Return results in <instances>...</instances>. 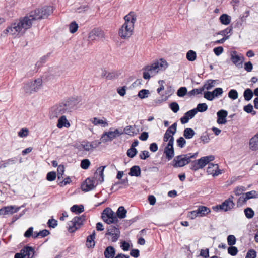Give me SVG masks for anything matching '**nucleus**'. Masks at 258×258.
<instances>
[{
  "label": "nucleus",
  "mask_w": 258,
  "mask_h": 258,
  "mask_svg": "<svg viewBox=\"0 0 258 258\" xmlns=\"http://www.w3.org/2000/svg\"><path fill=\"white\" fill-rule=\"evenodd\" d=\"M14 206H13L4 207L0 209V216L13 214V213L17 212L19 210V208H18L15 210H14Z\"/></svg>",
  "instance_id": "obj_19"
},
{
  "label": "nucleus",
  "mask_w": 258,
  "mask_h": 258,
  "mask_svg": "<svg viewBox=\"0 0 258 258\" xmlns=\"http://www.w3.org/2000/svg\"><path fill=\"white\" fill-rule=\"evenodd\" d=\"M228 244L230 246H233L236 243V238L233 235H230L227 237Z\"/></svg>",
  "instance_id": "obj_53"
},
{
  "label": "nucleus",
  "mask_w": 258,
  "mask_h": 258,
  "mask_svg": "<svg viewBox=\"0 0 258 258\" xmlns=\"http://www.w3.org/2000/svg\"><path fill=\"white\" fill-rule=\"evenodd\" d=\"M186 144L185 140L182 137H180L177 140V145L178 147L182 148Z\"/></svg>",
  "instance_id": "obj_61"
},
{
  "label": "nucleus",
  "mask_w": 258,
  "mask_h": 258,
  "mask_svg": "<svg viewBox=\"0 0 258 258\" xmlns=\"http://www.w3.org/2000/svg\"><path fill=\"white\" fill-rule=\"evenodd\" d=\"M256 251L254 249H250L247 251L245 258H256Z\"/></svg>",
  "instance_id": "obj_60"
},
{
  "label": "nucleus",
  "mask_w": 258,
  "mask_h": 258,
  "mask_svg": "<svg viewBox=\"0 0 258 258\" xmlns=\"http://www.w3.org/2000/svg\"><path fill=\"white\" fill-rule=\"evenodd\" d=\"M53 12V8L51 6H45L41 9H36L32 11L28 15L31 21L33 23L34 20H37L41 19H45Z\"/></svg>",
  "instance_id": "obj_3"
},
{
  "label": "nucleus",
  "mask_w": 258,
  "mask_h": 258,
  "mask_svg": "<svg viewBox=\"0 0 258 258\" xmlns=\"http://www.w3.org/2000/svg\"><path fill=\"white\" fill-rule=\"evenodd\" d=\"M215 80H209L205 83L201 88H203V91L206 89L207 90L211 89L215 85Z\"/></svg>",
  "instance_id": "obj_39"
},
{
  "label": "nucleus",
  "mask_w": 258,
  "mask_h": 258,
  "mask_svg": "<svg viewBox=\"0 0 258 258\" xmlns=\"http://www.w3.org/2000/svg\"><path fill=\"white\" fill-rule=\"evenodd\" d=\"M250 149L253 151L258 149V134H256L250 140L249 142Z\"/></svg>",
  "instance_id": "obj_26"
},
{
  "label": "nucleus",
  "mask_w": 258,
  "mask_h": 258,
  "mask_svg": "<svg viewBox=\"0 0 258 258\" xmlns=\"http://www.w3.org/2000/svg\"><path fill=\"white\" fill-rule=\"evenodd\" d=\"M197 156L198 152L177 156L172 161V165L175 168L183 167L191 162V159L196 158Z\"/></svg>",
  "instance_id": "obj_4"
},
{
  "label": "nucleus",
  "mask_w": 258,
  "mask_h": 258,
  "mask_svg": "<svg viewBox=\"0 0 258 258\" xmlns=\"http://www.w3.org/2000/svg\"><path fill=\"white\" fill-rule=\"evenodd\" d=\"M123 134L128 135L129 136H134L137 135L139 130L136 129V125H128L126 126L123 130Z\"/></svg>",
  "instance_id": "obj_22"
},
{
  "label": "nucleus",
  "mask_w": 258,
  "mask_h": 258,
  "mask_svg": "<svg viewBox=\"0 0 258 258\" xmlns=\"http://www.w3.org/2000/svg\"><path fill=\"white\" fill-rule=\"evenodd\" d=\"M56 177V175L55 172H49L47 174L46 179L48 181H52L55 179Z\"/></svg>",
  "instance_id": "obj_55"
},
{
  "label": "nucleus",
  "mask_w": 258,
  "mask_h": 258,
  "mask_svg": "<svg viewBox=\"0 0 258 258\" xmlns=\"http://www.w3.org/2000/svg\"><path fill=\"white\" fill-rule=\"evenodd\" d=\"M85 220V217L84 215L79 217H75L68 223L69 231L71 233L75 232L83 224V222Z\"/></svg>",
  "instance_id": "obj_8"
},
{
  "label": "nucleus",
  "mask_w": 258,
  "mask_h": 258,
  "mask_svg": "<svg viewBox=\"0 0 258 258\" xmlns=\"http://www.w3.org/2000/svg\"><path fill=\"white\" fill-rule=\"evenodd\" d=\"M32 25L28 15L20 19L17 23L12 24L10 27H8L4 31L5 33H9L11 35H15L16 33H23L26 30L29 29Z\"/></svg>",
  "instance_id": "obj_2"
},
{
  "label": "nucleus",
  "mask_w": 258,
  "mask_h": 258,
  "mask_svg": "<svg viewBox=\"0 0 258 258\" xmlns=\"http://www.w3.org/2000/svg\"><path fill=\"white\" fill-rule=\"evenodd\" d=\"M102 76H106V78L108 80H111L116 78L118 77V74L116 72L103 73Z\"/></svg>",
  "instance_id": "obj_38"
},
{
  "label": "nucleus",
  "mask_w": 258,
  "mask_h": 258,
  "mask_svg": "<svg viewBox=\"0 0 258 258\" xmlns=\"http://www.w3.org/2000/svg\"><path fill=\"white\" fill-rule=\"evenodd\" d=\"M120 230L118 227L112 225H109L107 227V232L105 236H110V238H108L111 242H116L120 236Z\"/></svg>",
  "instance_id": "obj_10"
},
{
  "label": "nucleus",
  "mask_w": 258,
  "mask_h": 258,
  "mask_svg": "<svg viewBox=\"0 0 258 258\" xmlns=\"http://www.w3.org/2000/svg\"><path fill=\"white\" fill-rule=\"evenodd\" d=\"M230 60L233 64L238 66L243 62L244 57L241 54L238 55L236 51H232L230 52Z\"/></svg>",
  "instance_id": "obj_15"
},
{
  "label": "nucleus",
  "mask_w": 258,
  "mask_h": 258,
  "mask_svg": "<svg viewBox=\"0 0 258 258\" xmlns=\"http://www.w3.org/2000/svg\"><path fill=\"white\" fill-rule=\"evenodd\" d=\"M196 109H197V112L199 111L200 112H203L207 110L208 106L205 103H200L198 104L197 107Z\"/></svg>",
  "instance_id": "obj_43"
},
{
  "label": "nucleus",
  "mask_w": 258,
  "mask_h": 258,
  "mask_svg": "<svg viewBox=\"0 0 258 258\" xmlns=\"http://www.w3.org/2000/svg\"><path fill=\"white\" fill-rule=\"evenodd\" d=\"M246 189H247V188L244 186H237V187H236L234 189V192L236 196H239L241 195L242 194L243 195V192L246 191Z\"/></svg>",
  "instance_id": "obj_41"
},
{
  "label": "nucleus",
  "mask_w": 258,
  "mask_h": 258,
  "mask_svg": "<svg viewBox=\"0 0 258 258\" xmlns=\"http://www.w3.org/2000/svg\"><path fill=\"white\" fill-rule=\"evenodd\" d=\"M223 92V89L221 88H216L212 91L214 98L221 95Z\"/></svg>",
  "instance_id": "obj_56"
},
{
  "label": "nucleus",
  "mask_w": 258,
  "mask_h": 258,
  "mask_svg": "<svg viewBox=\"0 0 258 258\" xmlns=\"http://www.w3.org/2000/svg\"><path fill=\"white\" fill-rule=\"evenodd\" d=\"M134 27H131L130 25H122L119 29L118 35L123 39H126L130 38L133 33Z\"/></svg>",
  "instance_id": "obj_11"
},
{
  "label": "nucleus",
  "mask_w": 258,
  "mask_h": 258,
  "mask_svg": "<svg viewBox=\"0 0 258 258\" xmlns=\"http://www.w3.org/2000/svg\"><path fill=\"white\" fill-rule=\"evenodd\" d=\"M199 217H204L211 212L210 209L206 206H199L196 210Z\"/></svg>",
  "instance_id": "obj_23"
},
{
  "label": "nucleus",
  "mask_w": 258,
  "mask_h": 258,
  "mask_svg": "<svg viewBox=\"0 0 258 258\" xmlns=\"http://www.w3.org/2000/svg\"><path fill=\"white\" fill-rule=\"evenodd\" d=\"M204 97L209 101H212L214 98L212 92L210 91H207L204 92Z\"/></svg>",
  "instance_id": "obj_58"
},
{
  "label": "nucleus",
  "mask_w": 258,
  "mask_h": 258,
  "mask_svg": "<svg viewBox=\"0 0 258 258\" xmlns=\"http://www.w3.org/2000/svg\"><path fill=\"white\" fill-rule=\"evenodd\" d=\"M197 54L194 50H189L186 53V58L188 61H193L196 60Z\"/></svg>",
  "instance_id": "obj_37"
},
{
  "label": "nucleus",
  "mask_w": 258,
  "mask_h": 258,
  "mask_svg": "<svg viewBox=\"0 0 258 258\" xmlns=\"http://www.w3.org/2000/svg\"><path fill=\"white\" fill-rule=\"evenodd\" d=\"M22 253L25 258H32L34 255V249L31 246H24L21 249Z\"/></svg>",
  "instance_id": "obj_20"
},
{
  "label": "nucleus",
  "mask_w": 258,
  "mask_h": 258,
  "mask_svg": "<svg viewBox=\"0 0 258 258\" xmlns=\"http://www.w3.org/2000/svg\"><path fill=\"white\" fill-rule=\"evenodd\" d=\"M123 134V132L118 129H115L114 131L105 132L102 135L100 140L104 143L113 140Z\"/></svg>",
  "instance_id": "obj_9"
},
{
  "label": "nucleus",
  "mask_w": 258,
  "mask_h": 258,
  "mask_svg": "<svg viewBox=\"0 0 258 258\" xmlns=\"http://www.w3.org/2000/svg\"><path fill=\"white\" fill-rule=\"evenodd\" d=\"M70 125V123L67 120L66 116L64 115L61 116L58 120L57 127L59 128H61L63 127H68Z\"/></svg>",
  "instance_id": "obj_25"
},
{
  "label": "nucleus",
  "mask_w": 258,
  "mask_h": 258,
  "mask_svg": "<svg viewBox=\"0 0 258 258\" xmlns=\"http://www.w3.org/2000/svg\"><path fill=\"white\" fill-rule=\"evenodd\" d=\"M90 121L95 125H101L103 127H105L108 125L107 121H104L102 119H100L97 117H94L93 118L91 119Z\"/></svg>",
  "instance_id": "obj_31"
},
{
  "label": "nucleus",
  "mask_w": 258,
  "mask_h": 258,
  "mask_svg": "<svg viewBox=\"0 0 258 258\" xmlns=\"http://www.w3.org/2000/svg\"><path fill=\"white\" fill-rule=\"evenodd\" d=\"M139 157L140 159L142 160H145L147 158L150 157V153L148 151L144 150L141 152V153L139 155Z\"/></svg>",
  "instance_id": "obj_62"
},
{
  "label": "nucleus",
  "mask_w": 258,
  "mask_h": 258,
  "mask_svg": "<svg viewBox=\"0 0 258 258\" xmlns=\"http://www.w3.org/2000/svg\"><path fill=\"white\" fill-rule=\"evenodd\" d=\"M197 110L196 109H191L186 112L184 114L189 119L192 118L195 115L197 114Z\"/></svg>",
  "instance_id": "obj_50"
},
{
  "label": "nucleus",
  "mask_w": 258,
  "mask_h": 258,
  "mask_svg": "<svg viewBox=\"0 0 258 258\" xmlns=\"http://www.w3.org/2000/svg\"><path fill=\"white\" fill-rule=\"evenodd\" d=\"M115 254V248L112 246H109L106 248L104 252L105 258H113Z\"/></svg>",
  "instance_id": "obj_24"
},
{
  "label": "nucleus",
  "mask_w": 258,
  "mask_h": 258,
  "mask_svg": "<svg viewBox=\"0 0 258 258\" xmlns=\"http://www.w3.org/2000/svg\"><path fill=\"white\" fill-rule=\"evenodd\" d=\"M238 92L236 90L231 89L228 93V97L232 100H235L238 98Z\"/></svg>",
  "instance_id": "obj_47"
},
{
  "label": "nucleus",
  "mask_w": 258,
  "mask_h": 258,
  "mask_svg": "<svg viewBox=\"0 0 258 258\" xmlns=\"http://www.w3.org/2000/svg\"><path fill=\"white\" fill-rule=\"evenodd\" d=\"M218 119L217 122L219 124H224L226 123V117L228 112L225 110H221L217 113Z\"/></svg>",
  "instance_id": "obj_18"
},
{
  "label": "nucleus",
  "mask_w": 258,
  "mask_h": 258,
  "mask_svg": "<svg viewBox=\"0 0 258 258\" xmlns=\"http://www.w3.org/2000/svg\"><path fill=\"white\" fill-rule=\"evenodd\" d=\"M195 134L194 130L190 128H186L184 130L183 136L187 139H191Z\"/></svg>",
  "instance_id": "obj_33"
},
{
  "label": "nucleus",
  "mask_w": 258,
  "mask_h": 258,
  "mask_svg": "<svg viewBox=\"0 0 258 258\" xmlns=\"http://www.w3.org/2000/svg\"><path fill=\"white\" fill-rule=\"evenodd\" d=\"M78 29V25L75 21L72 22L69 25V30L71 33H75Z\"/></svg>",
  "instance_id": "obj_42"
},
{
  "label": "nucleus",
  "mask_w": 258,
  "mask_h": 258,
  "mask_svg": "<svg viewBox=\"0 0 258 258\" xmlns=\"http://www.w3.org/2000/svg\"><path fill=\"white\" fill-rule=\"evenodd\" d=\"M164 153L165 154L167 159L168 160H171L174 155L173 147L168 148V147H166L164 149Z\"/></svg>",
  "instance_id": "obj_30"
},
{
  "label": "nucleus",
  "mask_w": 258,
  "mask_h": 258,
  "mask_svg": "<svg viewBox=\"0 0 258 258\" xmlns=\"http://www.w3.org/2000/svg\"><path fill=\"white\" fill-rule=\"evenodd\" d=\"M207 172L209 174H212L213 177L217 176L222 173L221 170L219 169L217 164L209 163Z\"/></svg>",
  "instance_id": "obj_16"
},
{
  "label": "nucleus",
  "mask_w": 258,
  "mask_h": 258,
  "mask_svg": "<svg viewBox=\"0 0 258 258\" xmlns=\"http://www.w3.org/2000/svg\"><path fill=\"white\" fill-rule=\"evenodd\" d=\"M203 92V88H199L194 89L188 93V95L190 96L195 94H201Z\"/></svg>",
  "instance_id": "obj_52"
},
{
  "label": "nucleus",
  "mask_w": 258,
  "mask_h": 258,
  "mask_svg": "<svg viewBox=\"0 0 258 258\" xmlns=\"http://www.w3.org/2000/svg\"><path fill=\"white\" fill-rule=\"evenodd\" d=\"M129 175L131 176L138 177L141 175V169L139 166L135 165L130 168Z\"/></svg>",
  "instance_id": "obj_29"
},
{
  "label": "nucleus",
  "mask_w": 258,
  "mask_h": 258,
  "mask_svg": "<svg viewBox=\"0 0 258 258\" xmlns=\"http://www.w3.org/2000/svg\"><path fill=\"white\" fill-rule=\"evenodd\" d=\"M105 34L104 31L99 28H95L92 30L89 33L88 38L92 41L96 40L97 38H104Z\"/></svg>",
  "instance_id": "obj_12"
},
{
  "label": "nucleus",
  "mask_w": 258,
  "mask_h": 258,
  "mask_svg": "<svg viewBox=\"0 0 258 258\" xmlns=\"http://www.w3.org/2000/svg\"><path fill=\"white\" fill-rule=\"evenodd\" d=\"M220 22L223 25H228L231 21V18L227 14H222L220 16L219 18Z\"/></svg>",
  "instance_id": "obj_34"
},
{
  "label": "nucleus",
  "mask_w": 258,
  "mask_h": 258,
  "mask_svg": "<svg viewBox=\"0 0 258 258\" xmlns=\"http://www.w3.org/2000/svg\"><path fill=\"white\" fill-rule=\"evenodd\" d=\"M187 89L186 87H180L177 92V94L179 97H183L187 93Z\"/></svg>",
  "instance_id": "obj_51"
},
{
  "label": "nucleus",
  "mask_w": 258,
  "mask_h": 258,
  "mask_svg": "<svg viewBox=\"0 0 258 258\" xmlns=\"http://www.w3.org/2000/svg\"><path fill=\"white\" fill-rule=\"evenodd\" d=\"M125 21L123 25H130L131 27H134V24L137 20V15L134 12H130L124 17Z\"/></svg>",
  "instance_id": "obj_14"
},
{
  "label": "nucleus",
  "mask_w": 258,
  "mask_h": 258,
  "mask_svg": "<svg viewBox=\"0 0 258 258\" xmlns=\"http://www.w3.org/2000/svg\"><path fill=\"white\" fill-rule=\"evenodd\" d=\"M78 102L75 98H70L66 102L56 104L52 106L49 112V117L53 119L62 116L64 113L71 112V110L78 104Z\"/></svg>",
  "instance_id": "obj_1"
},
{
  "label": "nucleus",
  "mask_w": 258,
  "mask_h": 258,
  "mask_svg": "<svg viewBox=\"0 0 258 258\" xmlns=\"http://www.w3.org/2000/svg\"><path fill=\"white\" fill-rule=\"evenodd\" d=\"M42 80L38 78L34 81H29L24 85V89L26 93L31 94L34 92H37L41 87Z\"/></svg>",
  "instance_id": "obj_6"
},
{
  "label": "nucleus",
  "mask_w": 258,
  "mask_h": 258,
  "mask_svg": "<svg viewBox=\"0 0 258 258\" xmlns=\"http://www.w3.org/2000/svg\"><path fill=\"white\" fill-rule=\"evenodd\" d=\"M170 107L174 113L177 112L179 110V106L178 104L175 102H172L170 104Z\"/></svg>",
  "instance_id": "obj_57"
},
{
  "label": "nucleus",
  "mask_w": 258,
  "mask_h": 258,
  "mask_svg": "<svg viewBox=\"0 0 258 258\" xmlns=\"http://www.w3.org/2000/svg\"><path fill=\"white\" fill-rule=\"evenodd\" d=\"M64 172V167L63 165H59L57 168L58 179L63 178V175Z\"/></svg>",
  "instance_id": "obj_46"
},
{
  "label": "nucleus",
  "mask_w": 258,
  "mask_h": 258,
  "mask_svg": "<svg viewBox=\"0 0 258 258\" xmlns=\"http://www.w3.org/2000/svg\"><path fill=\"white\" fill-rule=\"evenodd\" d=\"M119 184H123L125 187L128 186L129 184H128V178L127 177H126L125 178L122 179L121 181L115 183L112 186V189L113 188V186H115Z\"/></svg>",
  "instance_id": "obj_59"
},
{
  "label": "nucleus",
  "mask_w": 258,
  "mask_h": 258,
  "mask_svg": "<svg viewBox=\"0 0 258 258\" xmlns=\"http://www.w3.org/2000/svg\"><path fill=\"white\" fill-rule=\"evenodd\" d=\"M95 238V231L93 233L88 236L87 238L86 245L88 248H92L95 246L94 239Z\"/></svg>",
  "instance_id": "obj_28"
},
{
  "label": "nucleus",
  "mask_w": 258,
  "mask_h": 258,
  "mask_svg": "<svg viewBox=\"0 0 258 258\" xmlns=\"http://www.w3.org/2000/svg\"><path fill=\"white\" fill-rule=\"evenodd\" d=\"M71 211L76 213H81L84 211V206L82 205H74L71 208Z\"/></svg>",
  "instance_id": "obj_36"
},
{
  "label": "nucleus",
  "mask_w": 258,
  "mask_h": 258,
  "mask_svg": "<svg viewBox=\"0 0 258 258\" xmlns=\"http://www.w3.org/2000/svg\"><path fill=\"white\" fill-rule=\"evenodd\" d=\"M90 165V161L87 159H83L81 162V167L83 169H87L89 168Z\"/></svg>",
  "instance_id": "obj_49"
},
{
  "label": "nucleus",
  "mask_w": 258,
  "mask_h": 258,
  "mask_svg": "<svg viewBox=\"0 0 258 258\" xmlns=\"http://www.w3.org/2000/svg\"><path fill=\"white\" fill-rule=\"evenodd\" d=\"M243 96L245 100L249 101L252 99L253 96V93L250 89L247 88L245 90Z\"/></svg>",
  "instance_id": "obj_35"
},
{
  "label": "nucleus",
  "mask_w": 258,
  "mask_h": 258,
  "mask_svg": "<svg viewBox=\"0 0 258 258\" xmlns=\"http://www.w3.org/2000/svg\"><path fill=\"white\" fill-rule=\"evenodd\" d=\"M137 150L135 148L131 147L127 151V155L130 158H134L137 154Z\"/></svg>",
  "instance_id": "obj_44"
},
{
  "label": "nucleus",
  "mask_w": 258,
  "mask_h": 258,
  "mask_svg": "<svg viewBox=\"0 0 258 258\" xmlns=\"http://www.w3.org/2000/svg\"><path fill=\"white\" fill-rule=\"evenodd\" d=\"M17 158L15 157L7 159L3 162V163L0 165V168H5L11 165L15 164L17 163Z\"/></svg>",
  "instance_id": "obj_27"
},
{
  "label": "nucleus",
  "mask_w": 258,
  "mask_h": 258,
  "mask_svg": "<svg viewBox=\"0 0 258 258\" xmlns=\"http://www.w3.org/2000/svg\"><path fill=\"white\" fill-rule=\"evenodd\" d=\"M228 252L231 255L235 256L238 252V249L235 246H230L228 248Z\"/></svg>",
  "instance_id": "obj_54"
},
{
  "label": "nucleus",
  "mask_w": 258,
  "mask_h": 258,
  "mask_svg": "<svg viewBox=\"0 0 258 258\" xmlns=\"http://www.w3.org/2000/svg\"><path fill=\"white\" fill-rule=\"evenodd\" d=\"M244 213L246 217L248 219L252 218L254 215V211L250 208H246L244 210Z\"/></svg>",
  "instance_id": "obj_45"
},
{
  "label": "nucleus",
  "mask_w": 258,
  "mask_h": 258,
  "mask_svg": "<svg viewBox=\"0 0 258 258\" xmlns=\"http://www.w3.org/2000/svg\"><path fill=\"white\" fill-rule=\"evenodd\" d=\"M28 130L27 128H22L18 132V136L20 137H25L28 135Z\"/></svg>",
  "instance_id": "obj_64"
},
{
  "label": "nucleus",
  "mask_w": 258,
  "mask_h": 258,
  "mask_svg": "<svg viewBox=\"0 0 258 258\" xmlns=\"http://www.w3.org/2000/svg\"><path fill=\"white\" fill-rule=\"evenodd\" d=\"M256 194V191L254 190H252L251 191H249L244 194V196L246 200H249L251 198H255V194Z\"/></svg>",
  "instance_id": "obj_63"
},
{
  "label": "nucleus",
  "mask_w": 258,
  "mask_h": 258,
  "mask_svg": "<svg viewBox=\"0 0 258 258\" xmlns=\"http://www.w3.org/2000/svg\"><path fill=\"white\" fill-rule=\"evenodd\" d=\"M150 94L148 90L142 89L138 92V96L141 99H144L147 98Z\"/></svg>",
  "instance_id": "obj_40"
},
{
  "label": "nucleus",
  "mask_w": 258,
  "mask_h": 258,
  "mask_svg": "<svg viewBox=\"0 0 258 258\" xmlns=\"http://www.w3.org/2000/svg\"><path fill=\"white\" fill-rule=\"evenodd\" d=\"M162 63H159L158 62H155L151 65H148L144 67L143 73V78L146 80H149L151 76L155 75L159 71L160 67H163L164 63L167 65L166 62H162Z\"/></svg>",
  "instance_id": "obj_5"
},
{
  "label": "nucleus",
  "mask_w": 258,
  "mask_h": 258,
  "mask_svg": "<svg viewBox=\"0 0 258 258\" xmlns=\"http://www.w3.org/2000/svg\"><path fill=\"white\" fill-rule=\"evenodd\" d=\"M234 205L233 202L226 200L221 205L213 207V208L215 210L221 209L226 212L231 210Z\"/></svg>",
  "instance_id": "obj_13"
},
{
  "label": "nucleus",
  "mask_w": 258,
  "mask_h": 258,
  "mask_svg": "<svg viewBox=\"0 0 258 258\" xmlns=\"http://www.w3.org/2000/svg\"><path fill=\"white\" fill-rule=\"evenodd\" d=\"M127 211L123 206H120L116 212V216L120 219H123L126 217Z\"/></svg>",
  "instance_id": "obj_32"
},
{
  "label": "nucleus",
  "mask_w": 258,
  "mask_h": 258,
  "mask_svg": "<svg viewBox=\"0 0 258 258\" xmlns=\"http://www.w3.org/2000/svg\"><path fill=\"white\" fill-rule=\"evenodd\" d=\"M177 125V124L176 122L174 123L166 130V132L172 135H174L176 132Z\"/></svg>",
  "instance_id": "obj_48"
},
{
  "label": "nucleus",
  "mask_w": 258,
  "mask_h": 258,
  "mask_svg": "<svg viewBox=\"0 0 258 258\" xmlns=\"http://www.w3.org/2000/svg\"><path fill=\"white\" fill-rule=\"evenodd\" d=\"M96 186L95 181L93 179L87 178L85 182L81 185L82 190L87 192L93 189Z\"/></svg>",
  "instance_id": "obj_17"
},
{
  "label": "nucleus",
  "mask_w": 258,
  "mask_h": 258,
  "mask_svg": "<svg viewBox=\"0 0 258 258\" xmlns=\"http://www.w3.org/2000/svg\"><path fill=\"white\" fill-rule=\"evenodd\" d=\"M101 217L103 220L108 224L116 223L118 221L116 214L110 208H106L103 210Z\"/></svg>",
  "instance_id": "obj_7"
},
{
  "label": "nucleus",
  "mask_w": 258,
  "mask_h": 258,
  "mask_svg": "<svg viewBox=\"0 0 258 258\" xmlns=\"http://www.w3.org/2000/svg\"><path fill=\"white\" fill-rule=\"evenodd\" d=\"M105 166L98 167L95 173L94 177L97 180V182L101 183L104 181V170Z\"/></svg>",
  "instance_id": "obj_21"
}]
</instances>
